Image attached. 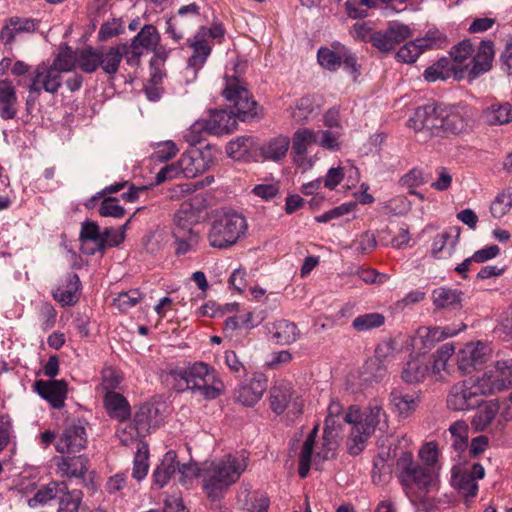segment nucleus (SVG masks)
<instances>
[{"instance_id": "f257e3e1", "label": "nucleus", "mask_w": 512, "mask_h": 512, "mask_svg": "<svg viewBox=\"0 0 512 512\" xmlns=\"http://www.w3.org/2000/svg\"><path fill=\"white\" fill-rule=\"evenodd\" d=\"M223 94L234 108V111L216 110L211 112L205 120L203 128L210 134H229L236 129L237 121H248L258 116L257 103L252 99L249 91L237 77L226 79Z\"/></svg>"}, {"instance_id": "f03ea898", "label": "nucleus", "mask_w": 512, "mask_h": 512, "mask_svg": "<svg viewBox=\"0 0 512 512\" xmlns=\"http://www.w3.org/2000/svg\"><path fill=\"white\" fill-rule=\"evenodd\" d=\"M344 419L346 423L353 424L347 441V448L351 455H358L363 451L367 440L377 428L382 430L388 427L383 403L375 398L368 402L363 411L357 405L349 406Z\"/></svg>"}, {"instance_id": "7ed1b4c3", "label": "nucleus", "mask_w": 512, "mask_h": 512, "mask_svg": "<svg viewBox=\"0 0 512 512\" xmlns=\"http://www.w3.org/2000/svg\"><path fill=\"white\" fill-rule=\"evenodd\" d=\"M248 466L245 453L226 454L220 459L204 462L199 470L203 489L211 499L218 498L236 483Z\"/></svg>"}, {"instance_id": "20e7f679", "label": "nucleus", "mask_w": 512, "mask_h": 512, "mask_svg": "<svg viewBox=\"0 0 512 512\" xmlns=\"http://www.w3.org/2000/svg\"><path fill=\"white\" fill-rule=\"evenodd\" d=\"M396 476L405 495L414 505L426 502L437 486V477L430 468L416 462L411 452H402L396 462Z\"/></svg>"}, {"instance_id": "39448f33", "label": "nucleus", "mask_w": 512, "mask_h": 512, "mask_svg": "<svg viewBox=\"0 0 512 512\" xmlns=\"http://www.w3.org/2000/svg\"><path fill=\"white\" fill-rule=\"evenodd\" d=\"M344 418L345 416L326 417L322 444L317 451H315V444L318 436V425L309 432L299 453L298 473L301 478L307 477L313 459L317 463L333 456L334 451L339 445V433L342 429V422H345Z\"/></svg>"}, {"instance_id": "423d86ee", "label": "nucleus", "mask_w": 512, "mask_h": 512, "mask_svg": "<svg viewBox=\"0 0 512 512\" xmlns=\"http://www.w3.org/2000/svg\"><path fill=\"white\" fill-rule=\"evenodd\" d=\"M177 390H191L206 400H213L224 392V384L215 369L204 362H195L171 373Z\"/></svg>"}, {"instance_id": "0eeeda50", "label": "nucleus", "mask_w": 512, "mask_h": 512, "mask_svg": "<svg viewBox=\"0 0 512 512\" xmlns=\"http://www.w3.org/2000/svg\"><path fill=\"white\" fill-rule=\"evenodd\" d=\"M201 204L202 200L198 197L185 200L174 215L172 235L177 255L187 254L198 246L199 233L194 227L199 221Z\"/></svg>"}, {"instance_id": "6e6552de", "label": "nucleus", "mask_w": 512, "mask_h": 512, "mask_svg": "<svg viewBox=\"0 0 512 512\" xmlns=\"http://www.w3.org/2000/svg\"><path fill=\"white\" fill-rule=\"evenodd\" d=\"M512 422V405L503 397L483 401L474 413L471 425L476 432L502 433Z\"/></svg>"}, {"instance_id": "1a4fd4ad", "label": "nucleus", "mask_w": 512, "mask_h": 512, "mask_svg": "<svg viewBox=\"0 0 512 512\" xmlns=\"http://www.w3.org/2000/svg\"><path fill=\"white\" fill-rule=\"evenodd\" d=\"M246 228L244 217L235 212H224L211 224L208 232L209 244L214 248H227L237 242Z\"/></svg>"}, {"instance_id": "9d476101", "label": "nucleus", "mask_w": 512, "mask_h": 512, "mask_svg": "<svg viewBox=\"0 0 512 512\" xmlns=\"http://www.w3.org/2000/svg\"><path fill=\"white\" fill-rule=\"evenodd\" d=\"M481 396H487L478 379L463 380L454 384L447 395L446 403L450 410L463 412L478 407Z\"/></svg>"}, {"instance_id": "9b49d317", "label": "nucleus", "mask_w": 512, "mask_h": 512, "mask_svg": "<svg viewBox=\"0 0 512 512\" xmlns=\"http://www.w3.org/2000/svg\"><path fill=\"white\" fill-rule=\"evenodd\" d=\"M477 379L487 396L509 389L512 386V359L495 361Z\"/></svg>"}, {"instance_id": "f8f14e48", "label": "nucleus", "mask_w": 512, "mask_h": 512, "mask_svg": "<svg viewBox=\"0 0 512 512\" xmlns=\"http://www.w3.org/2000/svg\"><path fill=\"white\" fill-rule=\"evenodd\" d=\"M491 356V348L481 341L466 343L456 353V364L462 375H468L476 371Z\"/></svg>"}, {"instance_id": "ddd939ff", "label": "nucleus", "mask_w": 512, "mask_h": 512, "mask_svg": "<svg viewBox=\"0 0 512 512\" xmlns=\"http://www.w3.org/2000/svg\"><path fill=\"white\" fill-rule=\"evenodd\" d=\"M443 106L428 103L419 106L415 109L413 115L410 117L408 124L409 127L415 131H426L431 136H438L441 128Z\"/></svg>"}, {"instance_id": "4468645a", "label": "nucleus", "mask_w": 512, "mask_h": 512, "mask_svg": "<svg viewBox=\"0 0 512 512\" xmlns=\"http://www.w3.org/2000/svg\"><path fill=\"white\" fill-rule=\"evenodd\" d=\"M318 63L329 71L337 70L342 64L351 73L357 72L356 58L340 43L332 44V47H321L317 52Z\"/></svg>"}, {"instance_id": "2eb2a0df", "label": "nucleus", "mask_w": 512, "mask_h": 512, "mask_svg": "<svg viewBox=\"0 0 512 512\" xmlns=\"http://www.w3.org/2000/svg\"><path fill=\"white\" fill-rule=\"evenodd\" d=\"M62 85V75L52 68L51 65L41 64L38 65L34 71L31 85L29 86V98L27 104L30 101L34 102L33 95L38 96L42 90L47 93L55 94L58 92Z\"/></svg>"}, {"instance_id": "dca6fc26", "label": "nucleus", "mask_w": 512, "mask_h": 512, "mask_svg": "<svg viewBox=\"0 0 512 512\" xmlns=\"http://www.w3.org/2000/svg\"><path fill=\"white\" fill-rule=\"evenodd\" d=\"M412 36V30L408 25L400 22H390L385 30L376 31L371 39V44L381 52H390L398 44Z\"/></svg>"}, {"instance_id": "f3484780", "label": "nucleus", "mask_w": 512, "mask_h": 512, "mask_svg": "<svg viewBox=\"0 0 512 512\" xmlns=\"http://www.w3.org/2000/svg\"><path fill=\"white\" fill-rule=\"evenodd\" d=\"M199 16L200 8L195 3L180 7L177 14L166 22V33H168L174 41H180L185 31L191 27V23L197 21Z\"/></svg>"}, {"instance_id": "a211bd4d", "label": "nucleus", "mask_w": 512, "mask_h": 512, "mask_svg": "<svg viewBox=\"0 0 512 512\" xmlns=\"http://www.w3.org/2000/svg\"><path fill=\"white\" fill-rule=\"evenodd\" d=\"M87 442L85 427L80 422L72 423L63 430L56 443V450L60 454L78 453L86 448Z\"/></svg>"}, {"instance_id": "6ab92c4d", "label": "nucleus", "mask_w": 512, "mask_h": 512, "mask_svg": "<svg viewBox=\"0 0 512 512\" xmlns=\"http://www.w3.org/2000/svg\"><path fill=\"white\" fill-rule=\"evenodd\" d=\"M56 474L62 478L83 479L88 471L89 459L86 455H61L53 458Z\"/></svg>"}, {"instance_id": "aec40b11", "label": "nucleus", "mask_w": 512, "mask_h": 512, "mask_svg": "<svg viewBox=\"0 0 512 512\" xmlns=\"http://www.w3.org/2000/svg\"><path fill=\"white\" fill-rule=\"evenodd\" d=\"M267 389V378L262 373H254L235 392L237 402L244 406L255 405Z\"/></svg>"}, {"instance_id": "412c9836", "label": "nucleus", "mask_w": 512, "mask_h": 512, "mask_svg": "<svg viewBox=\"0 0 512 512\" xmlns=\"http://www.w3.org/2000/svg\"><path fill=\"white\" fill-rule=\"evenodd\" d=\"M34 389L53 408L60 409L64 406L68 393L65 380H37L34 383Z\"/></svg>"}, {"instance_id": "4be33fe9", "label": "nucleus", "mask_w": 512, "mask_h": 512, "mask_svg": "<svg viewBox=\"0 0 512 512\" xmlns=\"http://www.w3.org/2000/svg\"><path fill=\"white\" fill-rule=\"evenodd\" d=\"M124 56L128 63L133 61L127 44L99 48V68L108 75H114L118 72Z\"/></svg>"}, {"instance_id": "5701e85b", "label": "nucleus", "mask_w": 512, "mask_h": 512, "mask_svg": "<svg viewBox=\"0 0 512 512\" xmlns=\"http://www.w3.org/2000/svg\"><path fill=\"white\" fill-rule=\"evenodd\" d=\"M494 44L490 40L481 41L477 50L474 49L471 67L468 71V79L474 80L480 75L488 72L492 67L494 59Z\"/></svg>"}, {"instance_id": "b1692460", "label": "nucleus", "mask_w": 512, "mask_h": 512, "mask_svg": "<svg viewBox=\"0 0 512 512\" xmlns=\"http://www.w3.org/2000/svg\"><path fill=\"white\" fill-rule=\"evenodd\" d=\"M473 53L474 48L469 40H463L451 48L449 59L455 68L456 80H461L465 77L468 78Z\"/></svg>"}, {"instance_id": "393cba45", "label": "nucleus", "mask_w": 512, "mask_h": 512, "mask_svg": "<svg viewBox=\"0 0 512 512\" xmlns=\"http://www.w3.org/2000/svg\"><path fill=\"white\" fill-rule=\"evenodd\" d=\"M160 35L153 25H145L140 32L132 39L129 47L131 57L137 59L145 51L154 50L159 44Z\"/></svg>"}, {"instance_id": "a878e982", "label": "nucleus", "mask_w": 512, "mask_h": 512, "mask_svg": "<svg viewBox=\"0 0 512 512\" xmlns=\"http://www.w3.org/2000/svg\"><path fill=\"white\" fill-rule=\"evenodd\" d=\"M81 282L76 273H68L60 284L52 291V295L56 301L63 306H71L78 301V291Z\"/></svg>"}, {"instance_id": "bb28decb", "label": "nucleus", "mask_w": 512, "mask_h": 512, "mask_svg": "<svg viewBox=\"0 0 512 512\" xmlns=\"http://www.w3.org/2000/svg\"><path fill=\"white\" fill-rule=\"evenodd\" d=\"M187 45L192 49L193 53L189 57L186 70L196 75L197 71L202 68L211 54L212 46L203 37L198 38V33L193 38L187 40Z\"/></svg>"}, {"instance_id": "cd10ccee", "label": "nucleus", "mask_w": 512, "mask_h": 512, "mask_svg": "<svg viewBox=\"0 0 512 512\" xmlns=\"http://www.w3.org/2000/svg\"><path fill=\"white\" fill-rule=\"evenodd\" d=\"M442 123L441 128L439 130L440 133L438 136H451V135H460L461 133L467 131L468 128V120L460 111L443 107L442 110Z\"/></svg>"}, {"instance_id": "c85d7f7f", "label": "nucleus", "mask_w": 512, "mask_h": 512, "mask_svg": "<svg viewBox=\"0 0 512 512\" xmlns=\"http://www.w3.org/2000/svg\"><path fill=\"white\" fill-rule=\"evenodd\" d=\"M434 44V39L426 35L423 38L406 42L396 53V59L399 62L412 64L418 57Z\"/></svg>"}, {"instance_id": "c756f323", "label": "nucleus", "mask_w": 512, "mask_h": 512, "mask_svg": "<svg viewBox=\"0 0 512 512\" xmlns=\"http://www.w3.org/2000/svg\"><path fill=\"white\" fill-rule=\"evenodd\" d=\"M294 390L291 383L278 381L270 390V405L276 414H282L291 403Z\"/></svg>"}, {"instance_id": "7c9ffc66", "label": "nucleus", "mask_w": 512, "mask_h": 512, "mask_svg": "<svg viewBox=\"0 0 512 512\" xmlns=\"http://www.w3.org/2000/svg\"><path fill=\"white\" fill-rule=\"evenodd\" d=\"M389 402L394 413L401 418H407L416 409L419 397L416 394L402 393L393 390L389 395Z\"/></svg>"}, {"instance_id": "2f4dec72", "label": "nucleus", "mask_w": 512, "mask_h": 512, "mask_svg": "<svg viewBox=\"0 0 512 512\" xmlns=\"http://www.w3.org/2000/svg\"><path fill=\"white\" fill-rule=\"evenodd\" d=\"M103 233L95 222H84L80 232L82 241V251L87 254H93L95 250L103 252Z\"/></svg>"}, {"instance_id": "473e14b6", "label": "nucleus", "mask_w": 512, "mask_h": 512, "mask_svg": "<svg viewBox=\"0 0 512 512\" xmlns=\"http://www.w3.org/2000/svg\"><path fill=\"white\" fill-rule=\"evenodd\" d=\"M17 96L14 86L7 80H0V117L14 119L17 114Z\"/></svg>"}, {"instance_id": "72a5a7b5", "label": "nucleus", "mask_w": 512, "mask_h": 512, "mask_svg": "<svg viewBox=\"0 0 512 512\" xmlns=\"http://www.w3.org/2000/svg\"><path fill=\"white\" fill-rule=\"evenodd\" d=\"M257 150V143L251 136H239L226 145L227 155L234 160H245Z\"/></svg>"}, {"instance_id": "f704fd0d", "label": "nucleus", "mask_w": 512, "mask_h": 512, "mask_svg": "<svg viewBox=\"0 0 512 512\" xmlns=\"http://www.w3.org/2000/svg\"><path fill=\"white\" fill-rule=\"evenodd\" d=\"M290 143L288 136H276L260 147L261 156L266 160L278 162L286 156Z\"/></svg>"}, {"instance_id": "c9c22d12", "label": "nucleus", "mask_w": 512, "mask_h": 512, "mask_svg": "<svg viewBox=\"0 0 512 512\" xmlns=\"http://www.w3.org/2000/svg\"><path fill=\"white\" fill-rule=\"evenodd\" d=\"M178 165L185 178H194L205 172L208 168L207 162L198 151L182 154L178 161Z\"/></svg>"}, {"instance_id": "e433bc0d", "label": "nucleus", "mask_w": 512, "mask_h": 512, "mask_svg": "<svg viewBox=\"0 0 512 512\" xmlns=\"http://www.w3.org/2000/svg\"><path fill=\"white\" fill-rule=\"evenodd\" d=\"M454 352V346L450 343H446L433 354V363L431 369L429 368V372L436 380H443L449 375L448 361Z\"/></svg>"}, {"instance_id": "4c0bfd02", "label": "nucleus", "mask_w": 512, "mask_h": 512, "mask_svg": "<svg viewBox=\"0 0 512 512\" xmlns=\"http://www.w3.org/2000/svg\"><path fill=\"white\" fill-rule=\"evenodd\" d=\"M482 118L488 125H504L512 121V105L508 102L494 103L483 110Z\"/></svg>"}, {"instance_id": "58836bf2", "label": "nucleus", "mask_w": 512, "mask_h": 512, "mask_svg": "<svg viewBox=\"0 0 512 512\" xmlns=\"http://www.w3.org/2000/svg\"><path fill=\"white\" fill-rule=\"evenodd\" d=\"M388 375V365L375 358L368 359L361 368L360 376L364 383L382 382Z\"/></svg>"}, {"instance_id": "ea45409f", "label": "nucleus", "mask_w": 512, "mask_h": 512, "mask_svg": "<svg viewBox=\"0 0 512 512\" xmlns=\"http://www.w3.org/2000/svg\"><path fill=\"white\" fill-rule=\"evenodd\" d=\"M65 490H67L65 482L52 481L41 487L35 495L28 500V505L30 507L45 505L49 501L55 499L60 493H64Z\"/></svg>"}, {"instance_id": "a19ab883", "label": "nucleus", "mask_w": 512, "mask_h": 512, "mask_svg": "<svg viewBox=\"0 0 512 512\" xmlns=\"http://www.w3.org/2000/svg\"><path fill=\"white\" fill-rule=\"evenodd\" d=\"M108 413L119 420H125L130 414L127 400L119 393L107 391L104 399Z\"/></svg>"}, {"instance_id": "79ce46f5", "label": "nucleus", "mask_w": 512, "mask_h": 512, "mask_svg": "<svg viewBox=\"0 0 512 512\" xmlns=\"http://www.w3.org/2000/svg\"><path fill=\"white\" fill-rule=\"evenodd\" d=\"M455 68L449 58H441L432 66L426 68L424 71V79L428 82H435L437 80H446L450 77L455 78Z\"/></svg>"}, {"instance_id": "37998d69", "label": "nucleus", "mask_w": 512, "mask_h": 512, "mask_svg": "<svg viewBox=\"0 0 512 512\" xmlns=\"http://www.w3.org/2000/svg\"><path fill=\"white\" fill-rule=\"evenodd\" d=\"M318 133L309 128L297 129L292 137V153H307L313 145H318Z\"/></svg>"}, {"instance_id": "c03bdc74", "label": "nucleus", "mask_w": 512, "mask_h": 512, "mask_svg": "<svg viewBox=\"0 0 512 512\" xmlns=\"http://www.w3.org/2000/svg\"><path fill=\"white\" fill-rule=\"evenodd\" d=\"M273 338L278 344L288 345L295 342L299 336V330L293 322L278 320L273 323Z\"/></svg>"}, {"instance_id": "a18cd8bd", "label": "nucleus", "mask_w": 512, "mask_h": 512, "mask_svg": "<svg viewBox=\"0 0 512 512\" xmlns=\"http://www.w3.org/2000/svg\"><path fill=\"white\" fill-rule=\"evenodd\" d=\"M461 294L456 289L439 287L432 292L433 304L437 309L457 307L461 303Z\"/></svg>"}, {"instance_id": "49530a36", "label": "nucleus", "mask_w": 512, "mask_h": 512, "mask_svg": "<svg viewBox=\"0 0 512 512\" xmlns=\"http://www.w3.org/2000/svg\"><path fill=\"white\" fill-rule=\"evenodd\" d=\"M428 374L429 365L420 358H412L404 366L401 377L407 383H418Z\"/></svg>"}, {"instance_id": "de8ad7c7", "label": "nucleus", "mask_w": 512, "mask_h": 512, "mask_svg": "<svg viewBox=\"0 0 512 512\" xmlns=\"http://www.w3.org/2000/svg\"><path fill=\"white\" fill-rule=\"evenodd\" d=\"M176 467V454L174 451H168L161 464L153 473L154 484L159 488L166 485L170 477L175 473Z\"/></svg>"}, {"instance_id": "09e8293b", "label": "nucleus", "mask_w": 512, "mask_h": 512, "mask_svg": "<svg viewBox=\"0 0 512 512\" xmlns=\"http://www.w3.org/2000/svg\"><path fill=\"white\" fill-rule=\"evenodd\" d=\"M457 238L458 236L453 237L449 232L437 234L432 244V255L438 259L450 257L454 252Z\"/></svg>"}, {"instance_id": "8fccbe9b", "label": "nucleus", "mask_w": 512, "mask_h": 512, "mask_svg": "<svg viewBox=\"0 0 512 512\" xmlns=\"http://www.w3.org/2000/svg\"><path fill=\"white\" fill-rule=\"evenodd\" d=\"M77 68L85 73H93L99 68V49L91 46L76 50Z\"/></svg>"}, {"instance_id": "3c124183", "label": "nucleus", "mask_w": 512, "mask_h": 512, "mask_svg": "<svg viewBox=\"0 0 512 512\" xmlns=\"http://www.w3.org/2000/svg\"><path fill=\"white\" fill-rule=\"evenodd\" d=\"M318 112V105L310 96L300 98L292 110L291 116L298 123L308 121L311 116Z\"/></svg>"}, {"instance_id": "603ef678", "label": "nucleus", "mask_w": 512, "mask_h": 512, "mask_svg": "<svg viewBox=\"0 0 512 512\" xmlns=\"http://www.w3.org/2000/svg\"><path fill=\"white\" fill-rule=\"evenodd\" d=\"M148 446L143 442H138L137 452L134 457L132 476L138 481L144 479L147 475L148 464Z\"/></svg>"}, {"instance_id": "864d4df0", "label": "nucleus", "mask_w": 512, "mask_h": 512, "mask_svg": "<svg viewBox=\"0 0 512 512\" xmlns=\"http://www.w3.org/2000/svg\"><path fill=\"white\" fill-rule=\"evenodd\" d=\"M452 485L464 496L474 497L478 492V484L468 472L459 471L452 476Z\"/></svg>"}, {"instance_id": "5fc2aeb1", "label": "nucleus", "mask_w": 512, "mask_h": 512, "mask_svg": "<svg viewBox=\"0 0 512 512\" xmlns=\"http://www.w3.org/2000/svg\"><path fill=\"white\" fill-rule=\"evenodd\" d=\"M385 323V317L378 312L367 313L357 316L352 321V327L358 332L369 331L379 328Z\"/></svg>"}, {"instance_id": "6e6d98bb", "label": "nucleus", "mask_w": 512, "mask_h": 512, "mask_svg": "<svg viewBox=\"0 0 512 512\" xmlns=\"http://www.w3.org/2000/svg\"><path fill=\"white\" fill-rule=\"evenodd\" d=\"M51 66L53 69L57 70L60 75H62L63 72L72 71L77 67L76 51L73 52L70 48H66L55 57Z\"/></svg>"}, {"instance_id": "4d7b16f0", "label": "nucleus", "mask_w": 512, "mask_h": 512, "mask_svg": "<svg viewBox=\"0 0 512 512\" xmlns=\"http://www.w3.org/2000/svg\"><path fill=\"white\" fill-rule=\"evenodd\" d=\"M449 432L454 438L453 447L457 451H462L467 446L468 425L463 420H458L450 425Z\"/></svg>"}, {"instance_id": "13d9d810", "label": "nucleus", "mask_w": 512, "mask_h": 512, "mask_svg": "<svg viewBox=\"0 0 512 512\" xmlns=\"http://www.w3.org/2000/svg\"><path fill=\"white\" fill-rule=\"evenodd\" d=\"M142 299V295L137 289L127 292H121L113 299V305L120 311L126 312L134 307Z\"/></svg>"}, {"instance_id": "bf43d9fd", "label": "nucleus", "mask_w": 512, "mask_h": 512, "mask_svg": "<svg viewBox=\"0 0 512 512\" xmlns=\"http://www.w3.org/2000/svg\"><path fill=\"white\" fill-rule=\"evenodd\" d=\"M82 498L81 490L66 491L60 499L57 512H78Z\"/></svg>"}, {"instance_id": "052dcab7", "label": "nucleus", "mask_w": 512, "mask_h": 512, "mask_svg": "<svg viewBox=\"0 0 512 512\" xmlns=\"http://www.w3.org/2000/svg\"><path fill=\"white\" fill-rule=\"evenodd\" d=\"M512 206V190L500 193L492 202L490 210L494 218H502Z\"/></svg>"}, {"instance_id": "680f3d73", "label": "nucleus", "mask_w": 512, "mask_h": 512, "mask_svg": "<svg viewBox=\"0 0 512 512\" xmlns=\"http://www.w3.org/2000/svg\"><path fill=\"white\" fill-rule=\"evenodd\" d=\"M120 421L121 423L117 428V437L124 446H128L134 441H137L140 436L144 435L133 423L125 422L124 420Z\"/></svg>"}, {"instance_id": "e2e57ef3", "label": "nucleus", "mask_w": 512, "mask_h": 512, "mask_svg": "<svg viewBox=\"0 0 512 512\" xmlns=\"http://www.w3.org/2000/svg\"><path fill=\"white\" fill-rule=\"evenodd\" d=\"M98 212L103 217L122 218L125 215V209L117 204L115 197L104 198Z\"/></svg>"}, {"instance_id": "0e129e2a", "label": "nucleus", "mask_w": 512, "mask_h": 512, "mask_svg": "<svg viewBox=\"0 0 512 512\" xmlns=\"http://www.w3.org/2000/svg\"><path fill=\"white\" fill-rule=\"evenodd\" d=\"M402 186L410 189V193L423 199V195L413 190V188L420 186L424 183L423 172L420 169L414 168L406 173L400 180Z\"/></svg>"}, {"instance_id": "69168bd1", "label": "nucleus", "mask_w": 512, "mask_h": 512, "mask_svg": "<svg viewBox=\"0 0 512 512\" xmlns=\"http://www.w3.org/2000/svg\"><path fill=\"white\" fill-rule=\"evenodd\" d=\"M178 151L179 149L173 141H164L156 145L153 159L159 162H165L175 157Z\"/></svg>"}, {"instance_id": "338daca9", "label": "nucleus", "mask_w": 512, "mask_h": 512, "mask_svg": "<svg viewBox=\"0 0 512 512\" xmlns=\"http://www.w3.org/2000/svg\"><path fill=\"white\" fill-rule=\"evenodd\" d=\"M153 408L151 406H142L139 411L135 414L134 419L131 423L137 426L141 433H146L156 423L152 421L150 415Z\"/></svg>"}, {"instance_id": "774afa93", "label": "nucleus", "mask_w": 512, "mask_h": 512, "mask_svg": "<svg viewBox=\"0 0 512 512\" xmlns=\"http://www.w3.org/2000/svg\"><path fill=\"white\" fill-rule=\"evenodd\" d=\"M419 457L424 467L432 468L438 460V446L435 442H428L419 450Z\"/></svg>"}]
</instances>
